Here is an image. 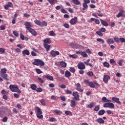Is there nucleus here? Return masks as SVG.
I'll list each match as a JSON object with an SVG mask.
<instances>
[{
    "instance_id": "nucleus-59",
    "label": "nucleus",
    "mask_w": 125,
    "mask_h": 125,
    "mask_svg": "<svg viewBox=\"0 0 125 125\" xmlns=\"http://www.w3.org/2000/svg\"><path fill=\"white\" fill-rule=\"evenodd\" d=\"M63 26L65 27V28H70V25H69V24L68 23H64Z\"/></svg>"
},
{
    "instance_id": "nucleus-3",
    "label": "nucleus",
    "mask_w": 125,
    "mask_h": 125,
    "mask_svg": "<svg viewBox=\"0 0 125 125\" xmlns=\"http://www.w3.org/2000/svg\"><path fill=\"white\" fill-rule=\"evenodd\" d=\"M36 110L37 113L36 114L37 117L38 119H40L41 120H42V118H43V116L42 115V111L41 110V108L38 106L36 107Z\"/></svg>"
},
{
    "instance_id": "nucleus-8",
    "label": "nucleus",
    "mask_w": 125,
    "mask_h": 125,
    "mask_svg": "<svg viewBox=\"0 0 125 125\" xmlns=\"http://www.w3.org/2000/svg\"><path fill=\"white\" fill-rule=\"evenodd\" d=\"M116 17L117 18H120V17L125 18V10L121 9L118 14L116 15Z\"/></svg>"
},
{
    "instance_id": "nucleus-33",
    "label": "nucleus",
    "mask_w": 125,
    "mask_h": 125,
    "mask_svg": "<svg viewBox=\"0 0 125 125\" xmlns=\"http://www.w3.org/2000/svg\"><path fill=\"white\" fill-rule=\"evenodd\" d=\"M69 57H70L71 58H73L74 59H76V58H78V55H76V54H74V55H69Z\"/></svg>"
},
{
    "instance_id": "nucleus-44",
    "label": "nucleus",
    "mask_w": 125,
    "mask_h": 125,
    "mask_svg": "<svg viewBox=\"0 0 125 125\" xmlns=\"http://www.w3.org/2000/svg\"><path fill=\"white\" fill-rule=\"evenodd\" d=\"M70 72L71 73H75L76 72V69L74 67H70L69 69Z\"/></svg>"
},
{
    "instance_id": "nucleus-9",
    "label": "nucleus",
    "mask_w": 125,
    "mask_h": 125,
    "mask_svg": "<svg viewBox=\"0 0 125 125\" xmlns=\"http://www.w3.org/2000/svg\"><path fill=\"white\" fill-rule=\"evenodd\" d=\"M5 111H6V108L4 107H2L0 108V117L2 118L4 114H5Z\"/></svg>"
},
{
    "instance_id": "nucleus-30",
    "label": "nucleus",
    "mask_w": 125,
    "mask_h": 125,
    "mask_svg": "<svg viewBox=\"0 0 125 125\" xmlns=\"http://www.w3.org/2000/svg\"><path fill=\"white\" fill-rule=\"evenodd\" d=\"M97 123L99 124H104V121L102 119V118H100L97 120Z\"/></svg>"
},
{
    "instance_id": "nucleus-40",
    "label": "nucleus",
    "mask_w": 125,
    "mask_h": 125,
    "mask_svg": "<svg viewBox=\"0 0 125 125\" xmlns=\"http://www.w3.org/2000/svg\"><path fill=\"white\" fill-rule=\"evenodd\" d=\"M81 55H82V56H83V57H87V54L84 52H82L81 54Z\"/></svg>"
},
{
    "instance_id": "nucleus-36",
    "label": "nucleus",
    "mask_w": 125,
    "mask_h": 125,
    "mask_svg": "<svg viewBox=\"0 0 125 125\" xmlns=\"http://www.w3.org/2000/svg\"><path fill=\"white\" fill-rule=\"evenodd\" d=\"M89 85L90 87H91L92 88H94L95 87V85H94V83L92 82H90Z\"/></svg>"
},
{
    "instance_id": "nucleus-35",
    "label": "nucleus",
    "mask_w": 125,
    "mask_h": 125,
    "mask_svg": "<svg viewBox=\"0 0 125 125\" xmlns=\"http://www.w3.org/2000/svg\"><path fill=\"white\" fill-rule=\"evenodd\" d=\"M83 10H85V9H86V8L88 7V6L85 3H83Z\"/></svg>"
},
{
    "instance_id": "nucleus-48",
    "label": "nucleus",
    "mask_w": 125,
    "mask_h": 125,
    "mask_svg": "<svg viewBox=\"0 0 125 125\" xmlns=\"http://www.w3.org/2000/svg\"><path fill=\"white\" fill-rule=\"evenodd\" d=\"M1 93H2V94H3L4 95H6L8 94V92H6V91H5L4 90H2Z\"/></svg>"
},
{
    "instance_id": "nucleus-16",
    "label": "nucleus",
    "mask_w": 125,
    "mask_h": 125,
    "mask_svg": "<svg viewBox=\"0 0 125 125\" xmlns=\"http://www.w3.org/2000/svg\"><path fill=\"white\" fill-rule=\"evenodd\" d=\"M112 101H114L118 104H121V102L120 101V99L119 98H116L115 97H112L111 98Z\"/></svg>"
},
{
    "instance_id": "nucleus-58",
    "label": "nucleus",
    "mask_w": 125,
    "mask_h": 125,
    "mask_svg": "<svg viewBox=\"0 0 125 125\" xmlns=\"http://www.w3.org/2000/svg\"><path fill=\"white\" fill-rule=\"evenodd\" d=\"M114 40L115 42H120V39L118 38H114Z\"/></svg>"
},
{
    "instance_id": "nucleus-38",
    "label": "nucleus",
    "mask_w": 125,
    "mask_h": 125,
    "mask_svg": "<svg viewBox=\"0 0 125 125\" xmlns=\"http://www.w3.org/2000/svg\"><path fill=\"white\" fill-rule=\"evenodd\" d=\"M99 109H100V107H99V105H96L95 106V108H94V110L96 112H98V111H99Z\"/></svg>"
},
{
    "instance_id": "nucleus-6",
    "label": "nucleus",
    "mask_w": 125,
    "mask_h": 125,
    "mask_svg": "<svg viewBox=\"0 0 125 125\" xmlns=\"http://www.w3.org/2000/svg\"><path fill=\"white\" fill-rule=\"evenodd\" d=\"M104 108H113V109H114L115 107V104H114L112 103L108 102L104 103Z\"/></svg>"
},
{
    "instance_id": "nucleus-7",
    "label": "nucleus",
    "mask_w": 125,
    "mask_h": 125,
    "mask_svg": "<svg viewBox=\"0 0 125 125\" xmlns=\"http://www.w3.org/2000/svg\"><path fill=\"white\" fill-rule=\"evenodd\" d=\"M72 95L74 97V100L80 101V95H79V93H78V92H73Z\"/></svg>"
},
{
    "instance_id": "nucleus-52",
    "label": "nucleus",
    "mask_w": 125,
    "mask_h": 125,
    "mask_svg": "<svg viewBox=\"0 0 125 125\" xmlns=\"http://www.w3.org/2000/svg\"><path fill=\"white\" fill-rule=\"evenodd\" d=\"M96 34L100 36V37H103V33L102 32H96Z\"/></svg>"
},
{
    "instance_id": "nucleus-63",
    "label": "nucleus",
    "mask_w": 125,
    "mask_h": 125,
    "mask_svg": "<svg viewBox=\"0 0 125 125\" xmlns=\"http://www.w3.org/2000/svg\"><path fill=\"white\" fill-rule=\"evenodd\" d=\"M31 34L33 35V36H36L37 35H38V33H37V32H30Z\"/></svg>"
},
{
    "instance_id": "nucleus-55",
    "label": "nucleus",
    "mask_w": 125,
    "mask_h": 125,
    "mask_svg": "<svg viewBox=\"0 0 125 125\" xmlns=\"http://www.w3.org/2000/svg\"><path fill=\"white\" fill-rule=\"evenodd\" d=\"M95 19L94 18H91L89 21H88V22L89 23H92V22H93V21H95Z\"/></svg>"
},
{
    "instance_id": "nucleus-43",
    "label": "nucleus",
    "mask_w": 125,
    "mask_h": 125,
    "mask_svg": "<svg viewBox=\"0 0 125 125\" xmlns=\"http://www.w3.org/2000/svg\"><path fill=\"white\" fill-rule=\"evenodd\" d=\"M65 114V115H70V116H73V113L70 111H66Z\"/></svg>"
},
{
    "instance_id": "nucleus-37",
    "label": "nucleus",
    "mask_w": 125,
    "mask_h": 125,
    "mask_svg": "<svg viewBox=\"0 0 125 125\" xmlns=\"http://www.w3.org/2000/svg\"><path fill=\"white\" fill-rule=\"evenodd\" d=\"M104 67H107V68H109V67H110V64L107 62H104Z\"/></svg>"
},
{
    "instance_id": "nucleus-26",
    "label": "nucleus",
    "mask_w": 125,
    "mask_h": 125,
    "mask_svg": "<svg viewBox=\"0 0 125 125\" xmlns=\"http://www.w3.org/2000/svg\"><path fill=\"white\" fill-rule=\"evenodd\" d=\"M60 65L62 68H66L67 67V63L65 62H61Z\"/></svg>"
},
{
    "instance_id": "nucleus-47",
    "label": "nucleus",
    "mask_w": 125,
    "mask_h": 125,
    "mask_svg": "<svg viewBox=\"0 0 125 125\" xmlns=\"http://www.w3.org/2000/svg\"><path fill=\"white\" fill-rule=\"evenodd\" d=\"M94 22L95 23V24H97V25H99V24H100V21L98 19H95Z\"/></svg>"
},
{
    "instance_id": "nucleus-5",
    "label": "nucleus",
    "mask_w": 125,
    "mask_h": 125,
    "mask_svg": "<svg viewBox=\"0 0 125 125\" xmlns=\"http://www.w3.org/2000/svg\"><path fill=\"white\" fill-rule=\"evenodd\" d=\"M24 25L26 26V29H27L29 32H35V30L32 28V24L31 22L26 21Z\"/></svg>"
},
{
    "instance_id": "nucleus-42",
    "label": "nucleus",
    "mask_w": 125,
    "mask_h": 125,
    "mask_svg": "<svg viewBox=\"0 0 125 125\" xmlns=\"http://www.w3.org/2000/svg\"><path fill=\"white\" fill-rule=\"evenodd\" d=\"M87 75L89 77H92V76H93V72H92V71H89L87 73Z\"/></svg>"
},
{
    "instance_id": "nucleus-51",
    "label": "nucleus",
    "mask_w": 125,
    "mask_h": 125,
    "mask_svg": "<svg viewBox=\"0 0 125 125\" xmlns=\"http://www.w3.org/2000/svg\"><path fill=\"white\" fill-rule=\"evenodd\" d=\"M2 122H3V123H6V122H7V117H6V116L4 117L2 119Z\"/></svg>"
},
{
    "instance_id": "nucleus-19",
    "label": "nucleus",
    "mask_w": 125,
    "mask_h": 125,
    "mask_svg": "<svg viewBox=\"0 0 125 125\" xmlns=\"http://www.w3.org/2000/svg\"><path fill=\"white\" fill-rule=\"evenodd\" d=\"M22 53L23 55H30V51L29 50L25 49L22 51Z\"/></svg>"
},
{
    "instance_id": "nucleus-12",
    "label": "nucleus",
    "mask_w": 125,
    "mask_h": 125,
    "mask_svg": "<svg viewBox=\"0 0 125 125\" xmlns=\"http://www.w3.org/2000/svg\"><path fill=\"white\" fill-rule=\"evenodd\" d=\"M78 68L80 70H84L85 69V65L83 62H80L78 65Z\"/></svg>"
},
{
    "instance_id": "nucleus-23",
    "label": "nucleus",
    "mask_w": 125,
    "mask_h": 125,
    "mask_svg": "<svg viewBox=\"0 0 125 125\" xmlns=\"http://www.w3.org/2000/svg\"><path fill=\"white\" fill-rule=\"evenodd\" d=\"M115 42V41H114V40L113 39H107V43L108 44H112Z\"/></svg>"
},
{
    "instance_id": "nucleus-61",
    "label": "nucleus",
    "mask_w": 125,
    "mask_h": 125,
    "mask_svg": "<svg viewBox=\"0 0 125 125\" xmlns=\"http://www.w3.org/2000/svg\"><path fill=\"white\" fill-rule=\"evenodd\" d=\"M61 100L62 101H65L66 100V98L64 96H61L60 97Z\"/></svg>"
},
{
    "instance_id": "nucleus-18",
    "label": "nucleus",
    "mask_w": 125,
    "mask_h": 125,
    "mask_svg": "<svg viewBox=\"0 0 125 125\" xmlns=\"http://www.w3.org/2000/svg\"><path fill=\"white\" fill-rule=\"evenodd\" d=\"M71 107H72V108H75V107H76V106L77 105V102H76V101L73 100L71 101Z\"/></svg>"
},
{
    "instance_id": "nucleus-64",
    "label": "nucleus",
    "mask_w": 125,
    "mask_h": 125,
    "mask_svg": "<svg viewBox=\"0 0 125 125\" xmlns=\"http://www.w3.org/2000/svg\"><path fill=\"white\" fill-rule=\"evenodd\" d=\"M100 32H106V29L102 28H101Z\"/></svg>"
},
{
    "instance_id": "nucleus-32",
    "label": "nucleus",
    "mask_w": 125,
    "mask_h": 125,
    "mask_svg": "<svg viewBox=\"0 0 125 125\" xmlns=\"http://www.w3.org/2000/svg\"><path fill=\"white\" fill-rule=\"evenodd\" d=\"M87 106H88V108L91 109V108H92V107H93L94 106H95V104H94L93 103H91L90 104H88Z\"/></svg>"
},
{
    "instance_id": "nucleus-46",
    "label": "nucleus",
    "mask_w": 125,
    "mask_h": 125,
    "mask_svg": "<svg viewBox=\"0 0 125 125\" xmlns=\"http://www.w3.org/2000/svg\"><path fill=\"white\" fill-rule=\"evenodd\" d=\"M36 71L37 74H42V71L39 68L36 69Z\"/></svg>"
},
{
    "instance_id": "nucleus-29",
    "label": "nucleus",
    "mask_w": 125,
    "mask_h": 125,
    "mask_svg": "<svg viewBox=\"0 0 125 125\" xmlns=\"http://www.w3.org/2000/svg\"><path fill=\"white\" fill-rule=\"evenodd\" d=\"M43 42L45 43V44H47V43H51V41L50 39H46L43 40Z\"/></svg>"
},
{
    "instance_id": "nucleus-4",
    "label": "nucleus",
    "mask_w": 125,
    "mask_h": 125,
    "mask_svg": "<svg viewBox=\"0 0 125 125\" xmlns=\"http://www.w3.org/2000/svg\"><path fill=\"white\" fill-rule=\"evenodd\" d=\"M32 64H33V65H36V66H39L40 65L41 66H44V62L42 61L39 59H35V62H33Z\"/></svg>"
},
{
    "instance_id": "nucleus-28",
    "label": "nucleus",
    "mask_w": 125,
    "mask_h": 125,
    "mask_svg": "<svg viewBox=\"0 0 125 125\" xmlns=\"http://www.w3.org/2000/svg\"><path fill=\"white\" fill-rule=\"evenodd\" d=\"M105 113V110L104 109L101 110L98 112V115L102 116L103 115H104Z\"/></svg>"
},
{
    "instance_id": "nucleus-56",
    "label": "nucleus",
    "mask_w": 125,
    "mask_h": 125,
    "mask_svg": "<svg viewBox=\"0 0 125 125\" xmlns=\"http://www.w3.org/2000/svg\"><path fill=\"white\" fill-rule=\"evenodd\" d=\"M68 10L69 12H70V13H74V9H73L71 8H69L68 9Z\"/></svg>"
},
{
    "instance_id": "nucleus-20",
    "label": "nucleus",
    "mask_w": 125,
    "mask_h": 125,
    "mask_svg": "<svg viewBox=\"0 0 125 125\" xmlns=\"http://www.w3.org/2000/svg\"><path fill=\"white\" fill-rule=\"evenodd\" d=\"M1 78H2L5 81H8V75L7 74H3L0 75Z\"/></svg>"
},
{
    "instance_id": "nucleus-14",
    "label": "nucleus",
    "mask_w": 125,
    "mask_h": 125,
    "mask_svg": "<svg viewBox=\"0 0 125 125\" xmlns=\"http://www.w3.org/2000/svg\"><path fill=\"white\" fill-rule=\"evenodd\" d=\"M111 79V77L109 75H105L104 76L103 81L105 83H108V80Z\"/></svg>"
},
{
    "instance_id": "nucleus-54",
    "label": "nucleus",
    "mask_w": 125,
    "mask_h": 125,
    "mask_svg": "<svg viewBox=\"0 0 125 125\" xmlns=\"http://www.w3.org/2000/svg\"><path fill=\"white\" fill-rule=\"evenodd\" d=\"M36 91H37V92H42V89L41 87L37 88Z\"/></svg>"
},
{
    "instance_id": "nucleus-53",
    "label": "nucleus",
    "mask_w": 125,
    "mask_h": 125,
    "mask_svg": "<svg viewBox=\"0 0 125 125\" xmlns=\"http://www.w3.org/2000/svg\"><path fill=\"white\" fill-rule=\"evenodd\" d=\"M0 52L1 53H4L5 52V49L3 48H0Z\"/></svg>"
},
{
    "instance_id": "nucleus-11",
    "label": "nucleus",
    "mask_w": 125,
    "mask_h": 125,
    "mask_svg": "<svg viewBox=\"0 0 125 125\" xmlns=\"http://www.w3.org/2000/svg\"><path fill=\"white\" fill-rule=\"evenodd\" d=\"M50 54L52 56V57H55V56L59 55V54H60V53H59L58 51L52 50Z\"/></svg>"
},
{
    "instance_id": "nucleus-62",
    "label": "nucleus",
    "mask_w": 125,
    "mask_h": 125,
    "mask_svg": "<svg viewBox=\"0 0 125 125\" xmlns=\"http://www.w3.org/2000/svg\"><path fill=\"white\" fill-rule=\"evenodd\" d=\"M66 94H72V91L71 90H66Z\"/></svg>"
},
{
    "instance_id": "nucleus-34",
    "label": "nucleus",
    "mask_w": 125,
    "mask_h": 125,
    "mask_svg": "<svg viewBox=\"0 0 125 125\" xmlns=\"http://www.w3.org/2000/svg\"><path fill=\"white\" fill-rule=\"evenodd\" d=\"M44 46L46 48V51H47L49 48H50V45L47 44H44Z\"/></svg>"
},
{
    "instance_id": "nucleus-57",
    "label": "nucleus",
    "mask_w": 125,
    "mask_h": 125,
    "mask_svg": "<svg viewBox=\"0 0 125 125\" xmlns=\"http://www.w3.org/2000/svg\"><path fill=\"white\" fill-rule=\"evenodd\" d=\"M119 41H120V42H125V39L124 38H120L119 39Z\"/></svg>"
},
{
    "instance_id": "nucleus-27",
    "label": "nucleus",
    "mask_w": 125,
    "mask_h": 125,
    "mask_svg": "<svg viewBox=\"0 0 125 125\" xmlns=\"http://www.w3.org/2000/svg\"><path fill=\"white\" fill-rule=\"evenodd\" d=\"M43 78H46V79H47L48 80H49L50 81H53V77L51 76H43Z\"/></svg>"
},
{
    "instance_id": "nucleus-39",
    "label": "nucleus",
    "mask_w": 125,
    "mask_h": 125,
    "mask_svg": "<svg viewBox=\"0 0 125 125\" xmlns=\"http://www.w3.org/2000/svg\"><path fill=\"white\" fill-rule=\"evenodd\" d=\"M55 0H48V1L51 5H54V4H55V3H54V1H55Z\"/></svg>"
},
{
    "instance_id": "nucleus-50",
    "label": "nucleus",
    "mask_w": 125,
    "mask_h": 125,
    "mask_svg": "<svg viewBox=\"0 0 125 125\" xmlns=\"http://www.w3.org/2000/svg\"><path fill=\"white\" fill-rule=\"evenodd\" d=\"M59 87H61V88H66V85L65 84H62V85H58Z\"/></svg>"
},
{
    "instance_id": "nucleus-17",
    "label": "nucleus",
    "mask_w": 125,
    "mask_h": 125,
    "mask_svg": "<svg viewBox=\"0 0 125 125\" xmlns=\"http://www.w3.org/2000/svg\"><path fill=\"white\" fill-rule=\"evenodd\" d=\"M100 21L101 22V24L102 25H103V26H105V27H107V26H109V24H108V23L105 21L102 20V19H100Z\"/></svg>"
},
{
    "instance_id": "nucleus-21",
    "label": "nucleus",
    "mask_w": 125,
    "mask_h": 125,
    "mask_svg": "<svg viewBox=\"0 0 125 125\" xmlns=\"http://www.w3.org/2000/svg\"><path fill=\"white\" fill-rule=\"evenodd\" d=\"M72 2L76 5H81V2L78 0H72Z\"/></svg>"
},
{
    "instance_id": "nucleus-25",
    "label": "nucleus",
    "mask_w": 125,
    "mask_h": 125,
    "mask_svg": "<svg viewBox=\"0 0 125 125\" xmlns=\"http://www.w3.org/2000/svg\"><path fill=\"white\" fill-rule=\"evenodd\" d=\"M64 76L66 78H69V77H71V72H70L69 71H66L65 72Z\"/></svg>"
},
{
    "instance_id": "nucleus-10",
    "label": "nucleus",
    "mask_w": 125,
    "mask_h": 125,
    "mask_svg": "<svg viewBox=\"0 0 125 125\" xmlns=\"http://www.w3.org/2000/svg\"><path fill=\"white\" fill-rule=\"evenodd\" d=\"M78 21V17H74V18H72L70 21H69L70 24L71 25H76L77 24V22Z\"/></svg>"
},
{
    "instance_id": "nucleus-24",
    "label": "nucleus",
    "mask_w": 125,
    "mask_h": 125,
    "mask_svg": "<svg viewBox=\"0 0 125 125\" xmlns=\"http://www.w3.org/2000/svg\"><path fill=\"white\" fill-rule=\"evenodd\" d=\"M30 88L32 89V90H36L37 89V85L36 84H32L30 85Z\"/></svg>"
},
{
    "instance_id": "nucleus-22",
    "label": "nucleus",
    "mask_w": 125,
    "mask_h": 125,
    "mask_svg": "<svg viewBox=\"0 0 125 125\" xmlns=\"http://www.w3.org/2000/svg\"><path fill=\"white\" fill-rule=\"evenodd\" d=\"M7 70L5 68L1 69L0 72V76L6 74Z\"/></svg>"
},
{
    "instance_id": "nucleus-1",
    "label": "nucleus",
    "mask_w": 125,
    "mask_h": 125,
    "mask_svg": "<svg viewBox=\"0 0 125 125\" xmlns=\"http://www.w3.org/2000/svg\"><path fill=\"white\" fill-rule=\"evenodd\" d=\"M9 88L12 92H17L18 93H21V91L16 85H10Z\"/></svg>"
},
{
    "instance_id": "nucleus-41",
    "label": "nucleus",
    "mask_w": 125,
    "mask_h": 125,
    "mask_svg": "<svg viewBox=\"0 0 125 125\" xmlns=\"http://www.w3.org/2000/svg\"><path fill=\"white\" fill-rule=\"evenodd\" d=\"M41 103L42 104V105H43V106H45V101L44 100V99H42L41 100Z\"/></svg>"
},
{
    "instance_id": "nucleus-15",
    "label": "nucleus",
    "mask_w": 125,
    "mask_h": 125,
    "mask_svg": "<svg viewBox=\"0 0 125 125\" xmlns=\"http://www.w3.org/2000/svg\"><path fill=\"white\" fill-rule=\"evenodd\" d=\"M102 102L103 103H107L109 102H112V101L107 99V98H106L105 97H104L102 98Z\"/></svg>"
},
{
    "instance_id": "nucleus-31",
    "label": "nucleus",
    "mask_w": 125,
    "mask_h": 125,
    "mask_svg": "<svg viewBox=\"0 0 125 125\" xmlns=\"http://www.w3.org/2000/svg\"><path fill=\"white\" fill-rule=\"evenodd\" d=\"M54 112L56 115H61L62 114V111L57 109L54 110Z\"/></svg>"
},
{
    "instance_id": "nucleus-13",
    "label": "nucleus",
    "mask_w": 125,
    "mask_h": 125,
    "mask_svg": "<svg viewBox=\"0 0 125 125\" xmlns=\"http://www.w3.org/2000/svg\"><path fill=\"white\" fill-rule=\"evenodd\" d=\"M76 90L79 91V92H83V90L81 88V84H80V83L76 84Z\"/></svg>"
},
{
    "instance_id": "nucleus-60",
    "label": "nucleus",
    "mask_w": 125,
    "mask_h": 125,
    "mask_svg": "<svg viewBox=\"0 0 125 125\" xmlns=\"http://www.w3.org/2000/svg\"><path fill=\"white\" fill-rule=\"evenodd\" d=\"M9 7H12L13 6V4L11 2H9L7 4Z\"/></svg>"
},
{
    "instance_id": "nucleus-45",
    "label": "nucleus",
    "mask_w": 125,
    "mask_h": 125,
    "mask_svg": "<svg viewBox=\"0 0 125 125\" xmlns=\"http://www.w3.org/2000/svg\"><path fill=\"white\" fill-rule=\"evenodd\" d=\"M38 81L39 82V83H44V81H43L40 77L38 78Z\"/></svg>"
},
{
    "instance_id": "nucleus-49",
    "label": "nucleus",
    "mask_w": 125,
    "mask_h": 125,
    "mask_svg": "<svg viewBox=\"0 0 125 125\" xmlns=\"http://www.w3.org/2000/svg\"><path fill=\"white\" fill-rule=\"evenodd\" d=\"M49 35L51 36L52 37H55V36H56V34H55L54 32H50Z\"/></svg>"
},
{
    "instance_id": "nucleus-2",
    "label": "nucleus",
    "mask_w": 125,
    "mask_h": 125,
    "mask_svg": "<svg viewBox=\"0 0 125 125\" xmlns=\"http://www.w3.org/2000/svg\"><path fill=\"white\" fill-rule=\"evenodd\" d=\"M34 23L36 24V25L40 26V27H46V26H47V22L45 21H41L38 20H35Z\"/></svg>"
}]
</instances>
